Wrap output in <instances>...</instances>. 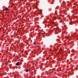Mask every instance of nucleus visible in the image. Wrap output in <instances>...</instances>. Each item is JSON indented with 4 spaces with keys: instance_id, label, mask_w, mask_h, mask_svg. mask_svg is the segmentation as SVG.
I'll use <instances>...</instances> for the list:
<instances>
[{
    "instance_id": "obj_3",
    "label": "nucleus",
    "mask_w": 78,
    "mask_h": 78,
    "mask_svg": "<svg viewBox=\"0 0 78 78\" xmlns=\"http://www.w3.org/2000/svg\"><path fill=\"white\" fill-rule=\"evenodd\" d=\"M29 71V70H28V69H27L26 70V72H28Z\"/></svg>"
},
{
    "instance_id": "obj_2",
    "label": "nucleus",
    "mask_w": 78,
    "mask_h": 78,
    "mask_svg": "<svg viewBox=\"0 0 78 78\" xmlns=\"http://www.w3.org/2000/svg\"><path fill=\"white\" fill-rule=\"evenodd\" d=\"M5 11H9V9H8V8L6 7L5 8Z\"/></svg>"
},
{
    "instance_id": "obj_5",
    "label": "nucleus",
    "mask_w": 78,
    "mask_h": 78,
    "mask_svg": "<svg viewBox=\"0 0 78 78\" xmlns=\"http://www.w3.org/2000/svg\"><path fill=\"white\" fill-rule=\"evenodd\" d=\"M56 30V28H53V30Z\"/></svg>"
},
{
    "instance_id": "obj_4",
    "label": "nucleus",
    "mask_w": 78,
    "mask_h": 78,
    "mask_svg": "<svg viewBox=\"0 0 78 78\" xmlns=\"http://www.w3.org/2000/svg\"><path fill=\"white\" fill-rule=\"evenodd\" d=\"M37 43V42H34V45H36Z\"/></svg>"
},
{
    "instance_id": "obj_1",
    "label": "nucleus",
    "mask_w": 78,
    "mask_h": 78,
    "mask_svg": "<svg viewBox=\"0 0 78 78\" xmlns=\"http://www.w3.org/2000/svg\"><path fill=\"white\" fill-rule=\"evenodd\" d=\"M20 64V62H17L16 63V66H19Z\"/></svg>"
}]
</instances>
